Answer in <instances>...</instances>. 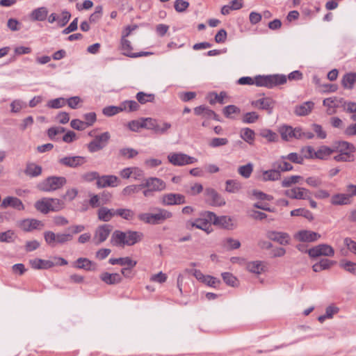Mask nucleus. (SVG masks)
<instances>
[{
  "label": "nucleus",
  "instance_id": "1",
  "mask_svg": "<svg viewBox=\"0 0 356 356\" xmlns=\"http://www.w3.org/2000/svg\"><path fill=\"white\" fill-rule=\"evenodd\" d=\"M286 76L283 74H273L267 76H257L254 79L249 76H243L238 80L240 85H253L255 84L260 87H266L272 88L279 85H282L286 82Z\"/></svg>",
  "mask_w": 356,
  "mask_h": 356
},
{
  "label": "nucleus",
  "instance_id": "36",
  "mask_svg": "<svg viewBox=\"0 0 356 356\" xmlns=\"http://www.w3.org/2000/svg\"><path fill=\"white\" fill-rule=\"evenodd\" d=\"M240 136L246 143L252 145L255 139V133L250 128H243L240 131Z\"/></svg>",
  "mask_w": 356,
  "mask_h": 356
},
{
  "label": "nucleus",
  "instance_id": "8",
  "mask_svg": "<svg viewBox=\"0 0 356 356\" xmlns=\"http://www.w3.org/2000/svg\"><path fill=\"white\" fill-rule=\"evenodd\" d=\"M307 252L312 258H316L321 256L332 257L334 254V250L331 245L322 243L309 249Z\"/></svg>",
  "mask_w": 356,
  "mask_h": 356
},
{
  "label": "nucleus",
  "instance_id": "48",
  "mask_svg": "<svg viewBox=\"0 0 356 356\" xmlns=\"http://www.w3.org/2000/svg\"><path fill=\"white\" fill-rule=\"evenodd\" d=\"M253 168V164L252 163H248L246 165L239 166L238 168V172L243 177L248 179L251 176Z\"/></svg>",
  "mask_w": 356,
  "mask_h": 356
},
{
  "label": "nucleus",
  "instance_id": "47",
  "mask_svg": "<svg viewBox=\"0 0 356 356\" xmlns=\"http://www.w3.org/2000/svg\"><path fill=\"white\" fill-rule=\"evenodd\" d=\"M48 200L51 211H58L65 207V202L62 200L58 198H48Z\"/></svg>",
  "mask_w": 356,
  "mask_h": 356
},
{
  "label": "nucleus",
  "instance_id": "12",
  "mask_svg": "<svg viewBox=\"0 0 356 356\" xmlns=\"http://www.w3.org/2000/svg\"><path fill=\"white\" fill-rule=\"evenodd\" d=\"M281 136L284 140H291L293 138L301 139L302 128H293L290 126H283L280 128Z\"/></svg>",
  "mask_w": 356,
  "mask_h": 356
},
{
  "label": "nucleus",
  "instance_id": "39",
  "mask_svg": "<svg viewBox=\"0 0 356 356\" xmlns=\"http://www.w3.org/2000/svg\"><path fill=\"white\" fill-rule=\"evenodd\" d=\"M143 188V184H131L123 188L122 194L124 196L129 197L138 193Z\"/></svg>",
  "mask_w": 356,
  "mask_h": 356
},
{
  "label": "nucleus",
  "instance_id": "31",
  "mask_svg": "<svg viewBox=\"0 0 356 356\" xmlns=\"http://www.w3.org/2000/svg\"><path fill=\"white\" fill-rule=\"evenodd\" d=\"M100 279L107 284H115L122 281V277L118 273H103L100 275Z\"/></svg>",
  "mask_w": 356,
  "mask_h": 356
},
{
  "label": "nucleus",
  "instance_id": "59",
  "mask_svg": "<svg viewBox=\"0 0 356 356\" xmlns=\"http://www.w3.org/2000/svg\"><path fill=\"white\" fill-rule=\"evenodd\" d=\"M122 112V108L120 104L118 106H108L103 108L102 113L106 116H113Z\"/></svg>",
  "mask_w": 356,
  "mask_h": 356
},
{
  "label": "nucleus",
  "instance_id": "4",
  "mask_svg": "<svg viewBox=\"0 0 356 356\" xmlns=\"http://www.w3.org/2000/svg\"><path fill=\"white\" fill-rule=\"evenodd\" d=\"M167 158L169 163L175 166H184L197 161L196 158L182 152H171Z\"/></svg>",
  "mask_w": 356,
  "mask_h": 356
},
{
  "label": "nucleus",
  "instance_id": "6",
  "mask_svg": "<svg viewBox=\"0 0 356 356\" xmlns=\"http://www.w3.org/2000/svg\"><path fill=\"white\" fill-rule=\"evenodd\" d=\"M111 135L108 131L97 135L88 144V149L94 153L104 149L110 140Z\"/></svg>",
  "mask_w": 356,
  "mask_h": 356
},
{
  "label": "nucleus",
  "instance_id": "18",
  "mask_svg": "<svg viewBox=\"0 0 356 356\" xmlns=\"http://www.w3.org/2000/svg\"><path fill=\"white\" fill-rule=\"evenodd\" d=\"M275 103V101L270 97H263L252 102V106L259 109L266 110L268 114H271Z\"/></svg>",
  "mask_w": 356,
  "mask_h": 356
},
{
  "label": "nucleus",
  "instance_id": "58",
  "mask_svg": "<svg viewBox=\"0 0 356 356\" xmlns=\"http://www.w3.org/2000/svg\"><path fill=\"white\" fill-rule=\"evenodd\" d=\"M65 104V99L63 97H59L49 100L47 104V106L50 108H60L64 106Z\"/></svg>",
  "mask_w": 356,
  "mask_h": 356
},
{
  "label": "nucleus",
  "instance_id": "45",
  "mask_svg": "<svg viewBox=\"0 0 356 356\" xmlns=\"http://www.w3.org/2000/svg\"><path fill=\"white\" fill-rule=\"evenodd\" d=\"M42 172V168L35 163H28L25 169L26 175L30 177H37Z\"/></svg>",
  "mask_w": 356,
  "mask_h": 356
},
{
  "label": "nucleus",
  "instance_id": "19",
  "mask_svg": "<svg viewBox=\"0 0 356 356\" xmlns=\"http://www.w3.org/2000/svg\"><path fill=\"white\" fill-rule=\"evenodd\" d=\"M266 236L268 239L283 245L289 244L290 241V236L286 232L268 231L266 233Z\"/></svg>",
  "mask_w": 356,
  "mask_h": 356
},
{
  "label": "nucleus",
  "instance_id": "50",
  "mask_svg": "<svg viewBox=\"0 0 356 356\" xmlns=\"http://www.w3.org/2000/svg\"><path fill=\"white\" fill-rule=\"evenodd\" d=\"M246 268L248 271L255 274H260L264 270L262 263L259 261L248 263Z\"/></svg>",
  "mask_w": 356,
  "mask_h": 356
},
{
  "label": "nucleus",
  "instance_id": "54",
  "mask_svg": "<svg viewBox=\"0 0 356 356\" xmlns=\"http://www.w3.org/2000/svg\"><path fill=\"white\" fill-rule=\"evenodd\" d=\"M121 47L122 50L123 51V54L132 58L134 53H131V42L126 39V38H122L121 39Z\"/></svg>",
  "mask_w": 356,
  "mask_h": 356
},
{
  "label": "nucleus",
  "instance_id": "56",
  "mask_svg": "<svg viewBox=\"0 0 356 356\" xmlns=\"http://www.w3.org/2000/svg\"><path fill=\"white\" fill-rule=\"evenodd\" d=\"M229 143L226 138H213L209 141V146L212 148H216L221 146H225Z\"/></svg>",
  "mask_w": 356,
  "mask_h": 356
},
{
  "label": "nucleus",
  "instance_id": "28",
  "mask_svg": "<svg viewBox=\"0 0 356 356\" xmlns=\"http://www.w3.org/2000/svg\"><path fill=\"white\" fill-rule=\"evenodd\" d=\"M115 209L101 207L97 211L98 219L103 222L110 221L115 216Z\"/></svg>",
  "mask_w": 356,
  "mask_h": 356
},
{
  "label": "nucleus",
  "instance_id": "49",
  "mask_svg": "<svg viewBox=\"0 0 356 356\" xmlns=\"http://www.w3.org/2000/svg\"><path fill=\"white\" fill-rule=\"evenodd\" d=\"M290 213L291 216H302L309 220H312L314 219L312 213L303 208L292 210Z\"/></svg>",
  "mask_w": 356,
  "mask_h": 356
},
{
  "label": "nucleus",
  "instance_id": "55",
  "mask_svg": "<svg viewBox=\"0 0 356 356\" xmlns=\"http://www.w3.org/2000/svg\"><path fill=\"white\" fill-rule=\"evenodd\" d=\"M203 186L201 184L195 183L191 186L186 188L185 192L190 195H196L202 193Z\"/></svg>",
  "mask_w": 356,
  "mask_h": 356
},
{
  "label": "nucleus",
  "instance_id": "10",
  "mask_svg": "<svg viewBox=\"0 0 356 356\" xmlns=\"http://www.w3.org/2000/svg\"><path fill=\"white\" fill-rule=\"evenodd\" d=\"M113 226L109 224H104L97 227L93 236V241L95 245H99L104 242L110 235Z\"/></svg>",
  "mask_w": 356,
  "mask_h": 356
},
{
  "label": "nucleus",
  "instance_id": "42",
  "mask_svg": "<svg viewBox=\"0 0 356 356\" xmlns=\"http://www.w3.org/2000/svg\"><path fill=\"white\" fill-rule=\"evenodd\" d=\"M331 203L334 205L348 204L350 203L349 195L342 193L336 194L332 197Z\"/></svg>",
  "mask_w": 356,
  "mask_h": 356
},
{
  "label": "nucleus",
  "instance_id": "26",
  "mask_svg": "<svg viewBox=\"0 0 356 356\" xmlns=\"http://www.w3.org/2000/svg\"><path fill=\"white\" fill-rule=\"evenodd\" d=\"M314 103L312 101L305 102L295 106L294 113L298 116L309 115L314 108Z\"/></svg>",
  "mask_w": 356,
  "mask_h": 356
},
{
  "label": "nucleus",
  "instance_id": "61",
  "mask_svg": "<svg viewBox=\"0 0 356 356\" xmlns=\"http://www.w3.org/2000/svg\"><path fill=\"white\" fill-rule=\"evenodd\" d=\"M143 128L154 132L158 120L152 118H143Z\"/></svg>",
  "mask_w": 356,
  "mask_h": 356
},
{
  "label": "nucleus",
  "instance_id": "7",
  "mask_svg": "<svg viewBox=\"0 0 356 356\" xmlns=\"http://www.w3.org/2000/svg\"><path fill=\"white\" fill-rule=\"evenodd\" d=\"M205 216L215 225L220 226L227 229H233L235 227L232 218L229 216H217L211 211L205 212Z\"/></svg>",
  "mask_w": 356,
  "mask_h": 356
},
{
  "label": "nucleus",
  "instance_id": "52",
  "mask_svg": "<svg viewBox=\"0 0 356 356\" xmlns=\"http://www.w3.org/2000/svg\"><path fill=\"white\" fill-rule=\"evenodd\" d=\"M136 97L139 103L144 104L147 102H152L154 99V95L138 92L136 94Z\"/></svg>",
  "mask_w": 356,
  "mask_h": 356
},
{
  "label": "nucleus",
  "instance_id": "2",
  "mask_svg": "<svg viewBox=\"0 0 356 356\" xmlns=\"http://www.w3.org/2000/svg\"><path fill=\"white\" fill-rule=\"evenodd\" d=\"M155 213H140L138 215L139 220L149 225H159L164 221L172 218L173 214L171 211L156 207L154 209Z\"/></svg>",
  "mask_w": 356,
  "mask_h": 356
},
{
  "label": "nucleus",
  "instance_id": "41",
  "mask_svg": "<svg viewBox=\"0 0 356 356\" xmlns=\"http://www.w3.org/2000/svg\"><path fill=\"white\" fill-rule=\"evenodd\" d=\"M115 216H120L126 220H132L135 216V212L130 209L120 208L115 209Z\"/></svg>",
  "mask_w": 356,
  "mask_h": 356
},
{
  "label": "nucleus",
  "instance_id": "62",
  "mask_svg": "<svg viewBox=\"0 0 356 356\" xmlns=\"http://www.w3.org/2000/svg\"><path fill=\"white\" fill-rule=\"evenodd\" d=\"M281 159H287L293 163L298 164H302L303 163V157L296 152H292L287 155L282 156Z\"/></svg>",
  "mask_w": 356,
  "mask_h": 356
},
{
  "label": "nucleus",
  "instance_id": "25",
  "mask_svg": "<svg viewBox=\"0 0 356 356\" xmlns=\"http://www.w3.org/2000/svg\"><path fill=\"white\" fill-rule=\"evenodd\" d=\"M29 264L31 268L35 270L48 269L55 266V263L53 261L41 259H31Z\"/></svg>",
  "mask_w": 356,
  "mask_h": 356
},
{
  "label": "nucleus",
  "instance_id": "33",
  "mask_svg": "<svg viewBox=\"0 0 356 356\" xmlns=\"http://www.w3.org/2000/svg\"><path fill=\"white\" fill-rule=\"evenodd\" d=\"M111 242L115 246H124L125 245V232L115 230L112 236Z\"/></svg>",
  "mask_w": 356,
  "mask_h": 356
},
{
  "label": "nucleus",
  "instance_id": "21",
  "mask_svg": "<svg viewBox=\"0 0 356 356\" xmlns=\"http://www.w3.org/2000/svg\"><path fill=\"white\" fill-rule=\"evenodd\" d=\"M96 184L98 188L115 187L119 184V179L115 175H103L99 176Z\"/></svg>",
  "mask_w": 356,
  "mask_h": 356
},
{
  "label": "nucleus",
  "instance_id": "20",
  "mask_svg": "<svg viewBox=\"0 0 356 356\" xmlns=\"http://www.w3.org/2000/svg\"><path fill=\"white\" fill-rule=\"evenodd\" d=\"M193 275L197 280L211 287H216L220 282L216 277L205 275L200 270L195 269L193 272Z\"/></svg>",
  "mask_w": 356,
  "mask_h": 356
},
{
  "label": "nucleus",
  "instance_id": "37",
  "mask_svg": "<svg viewBox=\"0 0 356 356\" xmlns=\"http://www.w3.org/2000/svg\"><path fill=\"white\" fill-rule=\"evenodd\" d=\"M92 262L87 258L80 257L76 260L73 266L78 269H83L86 270H91Z\"/></svg>",
  "mask_w": 356,
  "mask_h": 356
},
{
  "label": "nucleus",
  "instance_id": "44",
  "mask_svg": "<svg viewBox=\"0 0 356 356\" xmlns=\"http://www.w3.org/2000/svg\"><path fill=\"white\" fill-rule=\"evenodd\" d=\"M225 184V190L229 193H235L238 192L241 188V182L236 179L227 180Z\"/></svg>",
  "mask_w": 356,
  "mask_h": 356
},
{
  "label": "nucleus",
  "instance_id": "38",
  "mask_svg": "<svg viewBox=\"0 0 356 356\" xmlns=\"http://www.w3.org/2000/svg\"><path fill=\"white\" fill-rule=\"evenodd\" d=\"M356 82V72L346 74L342 79V86L345 88L352 89Z\"/></svg>",
  "mask_w": 356,
  "mask_h": 356
},
{
  "label": "nucleus",
  "instance_id": "63",
  "mask_svg": "<svg viewBox=\"0 0 356 356\" xmlns=\"http://www.w3.org/2000/svg\"><path fill=\"white\" fill-rule=\"evenodd\" d=\"M222 277L223 281L229 286H235L237 285V279L230 273H222Z\"/></svg>",
  "mask_w": 356,
  "mask_h": 356
},
{
  "label": "nucleus",
  "instance_id": "29",
  "mask_svg": "<svg viewBox=\"0 0 356 356\" xmlns=\"http://www.w3.org/2000/svg\"><path fill=\"white\" fill-rule=\"evenodd\" d=\"M143 234L136 231H128L125 232V245H133L141 241Z\"/></svg>",
  "mask_w": 356,
  "mask_h": 356
},
{
  "label": "nucleus",
  "instance_id": "32",
  "mask_svg": "<svg viewBox=\"0 0 356 356\" xmlns=\"http://www.w3.org/2000/svg\"><path fill=\"white\" fill-rule=\"evenodd\" d=\"M336 149L333 147H329L325 145H323L320 147L316 152V159L325 160L327 159L332 153L335 152Z\"/></svg>",
  "mask_w": 356,
  "mask_h": 356
},
{
  "label": "nucleus",
  "instance_id": "43",
  "mask_svg": "<svg viewBox=\"0 0 356 356\" xmlns=\"http://www.w3.org/2000/svg\"><path fill=\"white\" fill-rule=\"evenodd\" d=\"M122 111L133 112L139 109V104L134 100H126L120 104Z\"/></svg>",
  "mask_w": 356,
  "mask_h": 356
},
{
  "label": "nucleus",
  "instance_id": "9",
  "mask_svg": "<svg viewBox=\"0 0 356 356\" xmlns=\"http://www.w3.org/2000/svg\"><path fill=\"white\" fill-rule=\"evenodd\" d=\"M17 226L24 232H32L35 229L41 230L44 227L42 221L34 219L26 218L17 222Z\"/></svg>",
  "mask_w": 356,
  "mask_h": 356
},
{
  "label": "nucleus",
  "instance_id": "16",
  "mask_svg": "<svg viewBox=\"0 0 356 356\" xmlns=\"http://www.w3.org/2000/svg\"><path fill=\"white\" fill-rule=\"evenodd\" d=\"M321 234L310 230H300L296 232L293 237L296 240L301 242H314L321 238Z\"/></svg>",
  "mask_w": 356,
  "mask_h": 356
},
{
  "label": "nucleus",
  "instance_id": "64",
  "mask_svg": "<svg viewBox=\"0 0 356 356\" xmlns=\"http://www.w3.org/2000/svg\"><path fill=\"white\" fill-rule=\"evenodd\" d=\"M259 119V115L254 112H248L244 114L242 121L243 123L251 124L254 123Z\"/></svg>",
  "mask_w": 356,
  "mask_h": 356
},
{
  "label": "nucleus",
  "instance_id": "14",
  "mask_svg": "<svg viewBox=\"0 0 356 356\" xmlns=\"http://www.w3.org/2000/svg\"><path fill=\"white\" fill-rule=\"evenodd\" d=\"M309 190L303 187H294L284 191V195L291 199L305 200L309 199Z\"/></svg>",
  "mask_w": 356,
  "mask_h": 356
},
{
  "label": "nucleus",
  "instance_id": "24",
  "mask_svg": "<svg viewBox=\"0 0 356 356\" xmlns=\"http://www.w3.org/2000/svg\"><path fill=\"white\" fill-rule=\"evenodd\" d=\"M204 216H205V213L204 214ZM204 219L198 218L195 220L194 222H188L187 225L204 230L207 234H209L212 230L211 225L210 223L211 222L209 220H208V218L206 216H204Z\"/></svg>",
  "mask_w": 356,
  "mask_h": 356
},
{
  "label": "nucleus",
  "instance_id": "51",
  "mask_svg": "<svg viewBox=\"0 0 356 356\" xmlns=\"http://www.w3.org/2000/svg\"><path fill=\"white\" fill-rule=\"evenodd\" d=\"M339 266L347 272L356 275V263L347 260H341L339 263Z\"/></svg>",
  "mask_w": 356,
  "mask_h": 356
},
{
  "label": "nucleus",
  "instance_id": "11",
  "mask_svg": "<svg viewBox=\"0 0 356 356\" xmlns=\"http://www.w3.org/2000/svg\"><path fill=\"white\" fill-rule=\"evenodd\" d=\"M186 197L180 193H165L162 195L161 202L164 206L179 205L186 203Z\"/></svg>",
  "mask_w": 356,
  "mask_h": 356
},
{
  "label": "nucleus",
  "instance_id": "23",
  "mask_svg": "<svg viewBox=\"0 0 356 356\" xmlns=\"http://www.w3.org/2000/svg\"><path fill=\"white\" fill-rule=\"evenodd\" d=\"M258 179L262 181H277L281 179V173L279 172L277 169L273 168V169L270 170L261 171Z\"/></svg>",
  "mask_w": 356,
  "mask_h": 356
},
{
  "label": "nucleus",
  "instance_id": "34",
  "mask_svg": "<svg viewBox=\"0 0 356 356\" xmlns=\"http://www.w3.org/2000/svg\"><path fill=\"white\" fill-rule=\"evenodd\" d=\"M335 145L333 148L336 149V152L338 150L339 152H350V154H352L355 150L354 145L346 141H339Z\"/></svg>",
  "mask_w": 356,
  "mask_h": 356
},
{
  "label": "nucleus",
  "instance_id": "53",
  "mask_svg": "<svg viewBox=\"0 0 356 356\" xmlns=\"http://www.w3.org/2000/svg\"><path fill=\"white\" fill-rule=\"evenodd\" d=\"M170 123L167 122H159L156 124L154 133L156 134H165L171 128Z\"/></svg>",
  "mask_w": 356,
  "mask_h": 356
},
{
  "label": "nucleus",
  "instance_id": "22",
  "mask_svg": "<svg viewBox=\"0 0 356 356\" xmlns=\"http://www.w3.org/2000/svg\"><path fill=\"white\" fill-rule=\"evenodd\" d=\"M10 207L15 209L22 211L24 209V205L22 200L16 197L8 196L5 197L1 203V207L3 209Z\"/></svg>",
  "mask_w": 356,
  "mask_h": 356
},
{
  "label": "nucleus",
  "instance_id": "15",
  "mask_svg": "<svg viewBox=\"0 0 356 356\" xmlns=\"http://www.w3.org/2000/svg\"><path fill=\"white\" fill-rule=\"evenodd\" d=\"M143 188H149L154 192H160L165 189L166 184L165 181L157 177H148L142 183Z\"/></svg>",
  "mask_w": 356,
  "mask_h": 356
},
{
  "label": "nucleus",
  "instance_id": "60",
  "mask_svg": "<svg viewBox=\"0 0 356 356\" xmlns=\"http://www.w3.org/2000/svg\"><path fill=\"white\" fill-rule=\"evenodd\" d=\"M301 178L299 175H292L286 177L282 181V186L284 188L290 187L291 185L297 184Z\"/></svg>",
  "mask_w": 356,
  "mask_h": 356
},
{
  "label": "nucleus",
  "instance_id": "3",
  "mask_svg": "<svg viewBox=\"0 0 356 356\" xmlns=\"http://www.w3.org/2000/svg\"><path fill=\"white\" fill-rule=\"evenodd\" d=\"M44 238L47 245L51 247H55L57 245H63L73 238L72 234L68 233H54L52 231H46L44 232Z\"/></svg>",
  "mask_w": 356,
  "mask_h": 356
},
{
  "label": "nucleus",
  "instance_id": "30",
  "mask_svg": "<svg viewBox=\"0 0 356 356\" xmlns=\"http://www.w3.org/2000/svg\"><path fill=\"white\" fill-rule=\"evenodd\" d=\"M109 263L112 265L119 264L120 266H127L130 268H132L136 266L137 264V261L131 259L129 257H120V258H111L109 259Z\"/></svg>",
  "mask_w": 356,
  "mask_h": 356
},
{
  "label": "nucleus",
  "instance_id": "5",
  "mask_svg": "<svg viewBox=\"0 0 356 356\" xmlns=\"http://www.w3.org/2000/svg\"><path fill=\"white\" fill-rule=\"evenodd\" d=\"M66 182L64 177H49L39 185V188L46 192L54 191L63 187Z\"/></svg>",
  "mask_w": 356,
  "mask_h": 356
},
{
  "label": "nucleus",
  "instance_id": "46",
  "mask_svg": "<svg viewBox=\"0 0 356 356\" xmlns=\"http://www.w3.org/2000/svg\"><path fill=\"white\" fill-rule=\"evenodd\" d=\"M48 198H42L35 203V208L42 213H47L50 210Z\"/></svg>",
  "mask_w": 356,
  "mask_h": 356
},
{
  "label": "nucleus",
  "instance_id": "40",
  "mask_svg": "<svg viewBox=\"0 0 356 356\" xmlns=\"http://www.w3.org/2000/svg\"><path fill=\"white\" fill-rule=\"evenodd\" d=\"M241 110L235 105H229L225 106L222 110L223 115L229 119H235L237 115H239Z\"/></svg>",
  "mask_w": 356,
  "mask_h": 356
},
{
  "label": "nucleus",
  "instance_id": "27",
  "mask_svg": "<svg viewBox=\"0 0 356 356\" xmlns=\"http://www.w3.org/2000/svg\"><path fill=\"white\" fill-rule=\"evenodd\" d=\"M48 10L46 7H40L34 9L30 14V18L33 21H44L48 16Z\"/></svg>",
  "mask_w": 356,
  "mask_h": 356
},
{
  "label": "nucleus",
  "instance_id": "57",
  "mask_svg": "<svg viewBox=\"0 0 356 356\" xmlns=\"http://www.w3.org/2000/svg\"><path fill=\"white\" fill-rule=\"evenodd\" d=\"M223 245L227 250L238 249L241 246V243L238 240L227 238L223 241Z\"/></svg>",
  "mask_w": 356,
  "mask_h": 356
},
{
  "label": "nucleus",
  "instance_id": "13",
  "mask_svg": "<svg viewBox=\"0 0 356 356\" xmlns=\"http://www.w3.org/2000/svg\"><path fill=\"white\" fill-rule=\"evenodd\" d=\"M86 161V159L81 156H65L58 160L60 165L72 168L81 166Z\"/></svg>",
  "mask_w": 356,
  "mask_h": 356
},
{
  "label": "nucleus",
  "instance_id": "35",
  "mask_svg": "<svg viewBox=\"0 0 356 356\" xmlns=\"http://www.w3.org/2000/svg\"><path fill=\"white\" fill-rule=\"evenodd\" d=\"M286 159H280L272 164L273 168H275L279 172H287L293 170V165L286 161Z\"/></svg>",
  "mask_w": 356,
  "mask_h": 356
},
{
  "label": "nucleus",
  "instance_id": "17",
  "mask_svg": "<svg viewBox=\"0 0 356 356\" xmlns=\"http://www.w3.org/2000/svg\"><path fill=\"white\" fill-rule=\"evenodd\" d=\"M204 194L211 205L221 207L225 204L224 198L213 188H207Z\"/></svg>",
  "mask_w": 356,
  "mask_h": 356
}]
</instances>
